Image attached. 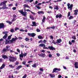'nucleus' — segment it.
Listing matches in <instances>:
<instances>
[{
    "mask_svg": "<svg viewBox=\"0 0 78 78\" xmlns=\"http://www.w3.org/2000/svg\"><path fill=\"white\" fill-rule=\"evenodd\" d=\"M32 66L33 67H34V68H36V67H37L36 64L35 63L34 64V65H32Z\"/></svg>",
    "mask_w": 78,
    "mask_h": 78,
    "instance_id": "obj_33",
    "label": "nucleus"
},
{
    "mask_svg": "<svg viewBox=\"0 0 78 78\" xmlns=\"http://www.w3.org/2000/svg\"><path fill=\"white\" fill-rule=\"evenodd\" d=\"M3 62V59L2 58H0V63L1 62Z\"/></svg>",
    "mask_w": 78,
    "mask_h": 78,
    "instance_id": "obj_52",
    "label": "nucleus"
},
{
    "mask_svg": "<svg viewBox=\"0 0 78 78\" xmlns=\"http://www.w3.org/2000/svg\"><path fill=\"white\" fill-rule=\"evenodd\" d=\"M6 22H7V23H9V25H11V24H12V22H10V21H6Z\"/></svg>",
    "mask_w": 78,
    "mask_h": 78,
    "instance_id": "obj_29",
    "label": "nucleus"
},
{
    "mask_svg": "<svg viewBox=\"0 0 78 78\" xmlns=\"http://www.w3.org/2000/svg\"><path fill=\"white\" fill-rule=\"evenodd\" d=\"M72 37V38L74 40H76V38L75 36H73Z\"/></svg>",
    "mask_w": 78,
    "mask_h": 78,
    "instance_id": "obj_32",
    "label": "nucleus"
},
{
    "mask_svg": "<svg viewBox=\"0 0 78 78\" xmlns=\"http://www.w3.org/2000/svg\"><path fill=\"white\" fill-rule=\"evenodd\" d=\"M18 38L17 37H16V38H12V40H10V43H12V44H13V42H14L15 41H16L17 39Z\"/></svg>",
    "mask_w": 78,
    "mask_h": 78,
    "instance_id": "obj_8",
    "label": "nucleus"
},
{
    "mask_svg": "<svg viewBox=\"0 0 78 78\" xmlns=\"http://www.w3.org/2000/svg\"><path fill=\"white\" fill-rule=\"evenodd\" d=\"M9 60L10 62H14L15 61H16V60H17V58L14 57L9 56Z\"/></svg>",
    "mask_w": 78,
    "mask_h": 78,
    "instance_id": "obj_4",
    "label": "nucleus"
},
{
    "mask_svg": "<svg viewBox=\"0 0 78 78\" xmlns=\"http://www.w3.org/2000/svg\"><path fill=\"white\" fill-rule=\"evenodd\" d=\"M5 67V65L4 64H2V66L0 67L1 69H3V68H4Z\"/></svg>",
    "mask_w": 78,
    "mask_h": 78,
    "instance_id": "obj_24",
    "label": "nucleus"
},
{
    "mask_svg": "<svg viewBox=\"0 0 78 78\" xmlns=\"http://www.w3.org/2000/svg\"><path fill=\"white\" fill-rule=\"evenodd\" d=\"M50 38H51V39H53V36H52V35H51L50 36Z\"/></svg>",
    "mask_w": 78,
    "mask_h": 78,
    "instance_id": "obj_60",
    "label": "nucleus"
},
{
    "mask_svg": "<svg viewBox=\"0 0 78 78\" xmlns=\"http://www.w3.org/2000/svg\"><path fill=\"white\" fill-rule=\"evenodd\" d=\"M74 66L76 69H78V62H75Z\"/></svg>",
    "mask_w": 78,
    "mask_h": 78,
    "instance_id": "obj_13",
    "label": "nucleus"
},
{
    "mask_svg": "<svg viewBox=\"0 0 78 78\" xmlns=\"http://www.w3.org/2000/svg\"><path fill=\"white\" fill-rule=\"evenodd\" d=\"M22 65H20V66H19L18 67H17V68H16V70H19V69H20V68H22Z\"/></svg>",
    "mask_w": 78,
    "mask_h": 78,
    "instance_id": "obj_23",
    "label": "nucleus"
},
{
    "mask_svg": "<svg viewBox=\"0 0 78 78\" xmlns=\"http://www.w3.org/2000/svg\"><path fill=\"white\" fill-rule=\"evenodd\" d=\"M36 31H37V32H40V31H41V30H40L38 29H37L36 30Z\"/></svg>",
    "mask_w": 78,
    "mask_h": 78,
    "instance_id": "obj_48",
    "label": "nucleus"
},
{
    "mask_svg": "<svg viewBox=\"0 0 78 78\" xmlns=\"http://www.w3.org/2000/svg\"><path fill=\"white\" fill-rule=\"evenodd\" d=\"M57 42H58V43H60L61 42H62V40L61 38L57 40Z\"/></svg>",
    "mask_w": 78,
    "mask_h": 78,
    "instance_id": "obj_20",
    "label": "nucleus"
},
{
    "mask_svg": "<svg viewBox=\"0 0 78 78\" xmlns=\"http://www.w3.org/2000/svg\"><path fill=\"white\" fill-rule=\"evenodd\" d=\"M13 10H16V7H14L12 8Z\"/></svg>",
    "mask_w": 78,
    "mask_h": 78,
    "instance_id": "obj_55",
    "label": "nucleus"
},
{
    "mask_svg": "<svg viewBox=\"0 0 78 78\" xmlns=\"http://www.w3.org/2000/svg\"><path fill=\"white\" fill-rule=\"evenodd\" d=\"M16 18H13L12 20V22H14V21H16Z\"/></svg>",
    "mask_w": 78,
    "mask_h": 78,
    "instance_id": "obj_43",
    "label": "nucleus"
},
{
    "mask_svg": "<svg viewBox=\"0 0 78 78\" xmlns=\"http://www.w3.org/2000/svg\"><path fill=\"white\" fill-rule=\"evenodd\" d=\"M13 17H14V18H16V17H17V16L16 15H13Z\"/></svg>",
    "mask_w": 78,
    "mask_h": 78,
    "instance_id": "obj_53",
    "label": "nucleus"
},
{
    "mask_svg": "<svg viewBox=\"0 0 78 78\" xmlns=\"http://www.w3.org/2000/svg\"><path fill=\"white\" fill-rule=\"evenodd\" d=\"M30 1V0H25L24 1V3H26L27 2H29V1Z\"/></svg>",
    "mask_w": 78,
    "mask_h": 78,
    "instance_id": "obj_36",
    "label": "nucleus"
},
{
    "mask_svg": "<svg viewBox=\"0 0 78 78\" xmlns=\"http://www.w3.org/2000/svg\"><path fill=\"white\" fill-rule=\"evenodd\" d=\"M52 56V55L51 54H49V58H51V57Z\"/></svg>",
    "mask_w": 78,
    "mask_h": 78,
    "instance_id": "obj_57",
    "label": "nucleus"
},
{
    "mask_svg": "<svg viewBox=\"0 0 78 78\" xmlns=\"http://www.w3.org/2000/svg\"><path fill=\"white\" fill-rule=\"evenodd\" d=\"M17 52H18V53H20V50H19V49L17 48Z\"/></svg>",
    "mask_w": 78,
    "mask_h": 78,
    "instance_id": "obj_50",
    "label": "nucleus"
},
{
    "mask_svg": "<svg viewBox=\"0 0 78 78\" xmlns=\"http://www.w3.org/2000/svg\"><path fill=\"white\" fill-rule=\"evenodd\" d=\"M43 41H42V40H40L39 42H38V43L39 44H40V43H41L42 44V42Z\"/></svg>",
    "mask_w": 78,
    "mask_h": 78,
    "instance_id": "obj_46",
    "label": "nucleus"
},
{
    "mask_svg": "<svg viewBox=\"0 0 78 78\" xmlns=\"http://www.w3.org/2000/svg\"><path fill=\"white\" fill-rule=\"evenodd\" d=\"M9 66L10 68H12V69H14V66H12V65H10Z\"/></svg>",
    "mask_w": 78,
    "mask_h": 78,
    "instance_id": "obj_30",
    "label": "nucleus"
},
{
    "mask_svg": "<svg viewBox=\"0 0 78 78\" xmlns=\"http://www.w3.org/2000/svg\"><path fill=\"white\" fill-rule=\"evenodd\" d=\"M38 38L40 39H43V37L41 36H38Z\"/></svg>",
    "mask_w": 78,
    "mask_h": 78,
    "instance_id": "obj_28",
    "label": "nucleus"
},
{
    "mask_svg": "<svg viewBox=\"0 0 78 78\" xmlns=\"http://www.w3.org/2000/svg\"><path fill=\"white\" fill-rule=\"evenodd\" d=\"M62 15L61 14H60L59 15H58V14H57L55 17L56 19H58V17H59V19H60V18H61V17H62Z\"/></svg>",
    "mask_w": 78,
    "mask_h": 78,
    "instance_id": "obj_12",
    "label": "nucleus"
},
{
    "mask_svg": "<svg viewBox=\"0 0 78 78\" xmlns=\"http://www.w3.org/2000/svg\"><path fill=\"white\" fill-rule=\"evenodd\" d=\"M21 48H23L24 47V45H23V44H21Z\"/></svg>",
    "mask_w": 78,
    "mask_h": 78,
    "instance_id": "obj_64",
    "label": "nucleus"
},
{
    "mask_svg": "<svg viewBox=\"0 0 78 78\" xmlns=\"http://www.w3.org/2000/svg\"><path fill=\"white\" fill-rule=\"evenodd\" d=\"M74 15H76H76L78 14V12H76L74 13Z\"/></svg>",
    "mask_w": 78,
    "mask_h": 78,
    "instance_id": "obj_58",
    "label": "nucleus"
},
{
    "mask_svg": "<svg viewBox=\"0 0 78 78\" xmlns=\"http://www.w3.org/2000/svg\"><path fill=\"white\" fill-rule=\"evenodd\" d=\"M19 64V63L18 62H16L15 63V65H18Z\"/></svg>",
    "mask_w": 78,
    "mask_h": 78,
    "instance_id": "obj_61",
    "label": "nucleus"
},
{
    "mask_svg": "<svg viewBox=\"0 0 78 78\" xmlns=\"http://www.w3.org/2000/svg\"><path fill=\"white\" fill-rule=\"evenodd\" d=\"M38 55L39 56L44 58V57H45V54L41 53L40 54H38Z\"/></svg>",
    "mask_w": 78,
    "mask_h": 78,
    "instance_id": "obj_14",
    "label": "nucleus"
},
{
    "mask_svg": "<svg viewBox=\"0 0 78 78\" xmlns=\"http://www.w3.org/2000/svg\"><path fill=\"white\" fill-rule=\"evenodd\" d=\"M2 58H4V59H8V56H7L6 55H2Z\"/></svg>",
    "mask_w": 78,
    "mask_h": 78,
    "instance_id": "obj_15",
    "label": "nucleus"
},
{
    "mask_svg": "<svg viewBox=\"0 0 78 78\" xmlns=\"http://www.w3.org/2000/svg\"><path fill=\"white\" fill-rule=\"evenodd\" d=\"M10 32H11V33H14V29H10Z\"/></svg>",
    "mask_w": 78,
    "mask_h": 78,
    "instance_id": "obj_35",
    "label": "nucleus"
},
{
    "mask_svg": "<svg viewBox=\"0 0 78 78\" xmlns=\"http://www.w3.org/2000/svg\"><path fill=\"white\" fill-rule=\"evenodd\" d=\"M43 42H44V43L45 44V43H46V42H47V40H44L43 41Z\"/></svg>",
    "mask_w": 78,
    "mask_h": 78,
    "instance_id": "obj_59",
    "label": "nucleus"
},
{
    "mask_svg": "<svg viewBox=\"0 0 78 78\" xmlns=\"http://www.w3.org/2000/svg\"><path fill=\"white\" fill-rule=\"evenodd\" d=\"M50 76H51V78H54V77H55V75L54 74H50Z\"/></svg>",
    "mask_w": 78,
    "mask_h": 78,
    "instance_id": "obj_26",
    "label": "nucleus"
},
{
    "mask_svg": "<svg viewBox=\"0 0 78 78\" xmlns=\"http://www.w3.org/2000/svg\"><path fill=\"white\" fill-rule=\"evenodd\" d=\"M38 14H44V12L42 11H38L37 12Z\"/></svg>",
    "mask_w": 78,
    "mask_h": 78,
    "instance_id": "obj_22",
    "label": "nucleus"
},
{
    "mask_svg": "<svg viewBox=\"0 0 78 78\" xmlns=\"http://www.w3.org/2000/svg\"><path fill=\"white\" fill-rule=\"evenodd\" d=\"M27 34L30 37H34V36H36V34L34 33H28Z\"/></svg>",
    "mask_w": 78,
    "mask_h": 78,
    "instance_id": "obj_7",
    "label": "nucleus"
},
{
    "mask_svg": "<svg viewBox=\"0 0 78 78\" xmlns=\"http://www.w3.org/2000/svg\"><path fill=\"white\" fill-rule=\"evenodd\" d=\"M70 16V12H69L68 13L67 17H69V16Z\"/></svg>",
    "mask_w": 78,
    "mask_h": 78,
    "instance_id": "obj_39",
    "label": "nucleus"
},
{
    "mask_svg": "<svg viewBox=\"0 0 78 78\" xmlns=\"http://www.w3.org/2000/svg\"><path fill=\"white\" fill-rule=\"evenodd\" d=\"M11 36H12V35L8 36V40H10V39H11Z\"/></svg>",
    "mask_w": 78,
    "mask_h": 78,
    "instance_id": "obj_31",
    "label": "nucleus"
},
{
    "mask_svg": "<svg viewBox=\"0 0 78 78\" xmlns=\"http://www.w3.org/2000/svg\"><path fill=\"white\" fill-rule=\"evenodd\" d=\"M73 6V4H71L70 5V6H69V9H70V11H72V7Z\"/></svg>",
    "mask_w": 78,
    "mask_h": 78,
    "instance_id": "obj_25",
    "label": "nucleus"
},
{
    "mask_svg": "<svg viewBox=\"0 0 78 78\" xmlns=\"http://www.w3.org/2000/svg\"><path fill=\"white\" fill-rule=\"evenodd\" d=\"M9 42L10 41L9 40H5V44L6 45V44H9Z\"/></svg>",
    "mask_w": 78,
    "mask_h": 78,
    "instance_id": "obj_19",
    "label": "nucleus"
},
{
    "mask_svg": "<svg viewBox=\"0 0 78 78\" xmlns=\"http://www.w3.org/2000/svg\"><path fill=\"white\" fill-rule=\"evenodd\" d=\"M47 12L48 14H50V13H51L52 12H51V11H47Z\"/></svg>",
    "mask_w": 78,
    "mask_h": 78,
    "instance_id": "obj_45",
    "label": "nucleus"
},
{
    "mask_svg": "<svg viewBox=\"0 0 78 78\" xmlns=\"http://www.w3.org/2000/svg\"><path fill=\"white\" fill-rule=\"evenodd\" d=\"M9 33V32L8 31L3 32L2 34H5V35L3 37V38L4 39H5L8 37V33Z\"/></svg>",
    "mask_w": 78,
    "mask_h": 78,
    "instance_id": "obj_5",
    "label": "nucleus"
},
{
    "mask_svg": "<svg viewBox=\"0 0 78 78\" xmlns=\"http://www.w3.org/2000/svg\"><path fill=\"white\" fill-rule=\"evenodd\" d=\"M24 10L25 11H28L29 12H31V10H30V9H27L26 10V9H25V8H24Z\"/></svg>",
    "mask_w": 78,
    "mask_h": 78,
    "instance_id": "obj_27",
    "label": "nucleus"
},
{
    "mask_svg": "<svg viewBox=\"0 0 78 78\" xmlns=\"http://www.w3.org/2000/svg\"><path fill=\"white\" fill-rule=\"evenodd\" d=\"M52 43H53V44H55V45H56V43H55V41L54 40H53V41L52 42Z\"/></svg>",
    "mask_w": 78,
    "mask_h": 78,
    "instance_id": "obj_54",
    "label": "nucleus"
},
{
    "mask_svg": "<svg viewBox=\"0 0 78 78\" xmlns=\"http://www.w3.org/2000/svg\"><path fill=\"white\" fill-rule=\"evenodd\" d=\"M35 6L37 7V9H41V7H39V6H37V5H35Z\"/></svg>",
    "mask_w": 78,
    "mask_h": 78,
    "instance_id": "obj_42",
    "label": "nucleus"
},
{
    "mask_svg": "<svg viewBox=\"0 0 78 78\" xmlns=\"http://www.w3.org/2000/svg\"><path fill=\"white\" fill-rule=\"evenodd\" d=\"M32 23L33 24L32 25V27H36V26H37V25H36V23L35 22H33Z\"/></svg>",
    "mask_w": 78,
    "mask_h": 78,
    "instance_id": "obj_16",
    "label": "nucleus"
},
{
    "mask_svg": "<svg viewBox=\"0 0 78 78\" xmlns=\"http://www.w3.org/2000/svg\"><path fill=\"white\" fill-rule=\"evenodd\" d=\"M69 45H72V44L70 41H69Z\"/></svg>",
    "mask_w": 78,
    "mask_h": 78,
    "instance_id": "obj_63",
    "label": "nucleus"
},
{
    "mask_svg": "<svg viewBox=\"0 0 78 78\" xmlns=\"http://www.w3.org/2000/svg\"><path fill=\"white\" fill-rule=\"evenodd\" d=\"M27 75L25 74L22 77V78H27Z\"/></svg>",
    "mask_w": 78,
    "mask_h": 78,
    "instance_id": "obj_38",
    "label": "nucleus"
},
{
    "mask_svg": "<svg viewBox=\"0 0 78 78\" xmlns=\"http://www.w3.org/2000/svg\"><path fill=\"white\" fill-rule=\"evenodd\" d=\"M23 6L24 7H23L24 9V8H25V9H26V8H29V9H30V6L28 5H27L26 4H24L23 5Z\"/></svg>",
    "mask_w": 78,
    "mask_h": 78,
    "instance_id": "obj_11",
    "label": "nucleus"
},
{
    "mask_svg": "<svg viewBox=\"0 0 78 78\" xmlns=\"http://www.w3.org/2000/svg\"><path fill=\"white\" fill-rule=\"evenodd\" d=\"M73 16H70L69 18V19L70 20L71 19H73Z\"/></svg>",
    "mask_w": 78,
    "mask_h": 78,
    "instance_id": "obj_47",
    "label": "nucleus"
},
{
    "mask_svg": "<svg viewBox=\"0 0 78 78\" xmlns=\"http://www.w3.org/2000/svg\"><path fill=\"white\" fill-rule=\"evenodd\" d=\"M29 17L30 19H31L33 20H34V17H33V16L32 15H30Z\"/></svg>",
    "mask_w": 78,
    "mask_h": 78,
    "instance_id": "obj_21",
    "label": "nucleus"
},
{
    "mask_svg": "<svg viewBox=\"0 0 78 78\" xmlns=\"http://www.w3.org/2000/svg\"><path fill=\"white\" fill-rule=\"evenodd\" d=\"M22 64L24 65H27V64H26V62H25V61L23 62H22Z\"/></svg>",
    "mask_w": 78,
    "mask_h": 78,
    "instance_id": "obj_44",
    "label": "nucleus"
},
{
    "mask_svg": "<svg viewBox=\"0 0 78 78\" xmlns=\"http://www.w3.org/2000/svg\"><path fill=\"white\" fill-rule=\"evenodd\" d=\"M9 45L7 46H6V48H4L2 49V53H3L4 52H5L6 53V51H9V50L10 49H8V48H9Z\"/></svg>",
    "mask_w": 78,
    "mask_h": 78,
    "instance_id": "obj_6",
    "label": "nucleus"
},
{
    "mask_svg": "<svg viewBox=\"0 0 78 78\" xmlns=\"http://www.w3.org/2000/svg\"><path fill=\"white\" fill-rule=\"evenodd\" d=\"M3 28H5L4 23H0V29H3Z\"/></svg>",
    "mask_w": 78,
    "mask_h": 78,
    "instance_id": "obj_9",
    "label": "nucleus"
},
{
    "mask_svg": "<svg viewBox=\"0 0 78 78\" xmlns=\"http://www.w3.org/2000/svg\"><path fill=\"white\" fill-rule=\"evenodd\" d=\"M39 70L41 72H44V69L42 68H40L39 69Z\"/></svg>",
    "mask_w": 78,
    "mask_h": 78,
    "instance_id": "obj_41",
    "label": "nucleus"
},
{
    "mask_svg": "<svg viewBox=\"0 0 78 78\" xmlns=\"http://www.w3.org/2000/svg\"><path fill=\"white\" fill-rule=\"evenodd\" d=\"M39 47H43V49H48L49 48L50 50H56V49L53 47L51 46H48V48L45 47V45L44 44H41L39 45Z\"/></svg>",
    "mask_w": 78,
    "mask_h": 78,
    "instance_id": "obj_1",
    "label": "nucleus"
},
{
    "mask_svg": "<svg viewBox=\"0 0 78 78\" xmlns=\"http://www.w3.org/2000/svg\"><path fill=\"white\" fill-rule=\"evenodd\" d=\"M54 9H57V10H58L59 9V7L57 5H54Z\"/></svg>",
    "mask_w": 78,
    "mask_h": 78,
    "instance_id": "obj_18",
    "label": "nucleus"
},
{
    "mask_svg": "<svg viewBox=\"0 0 78 78\" xmlns=\"http://www.w3.org/2000/svg\"><path fill=\"white\" fill-rule=\"evenodd\" d=\"M25 40L26 42H27V41H30V39L28 38V37H27L25 39Z\"/></svg>",
    "mask_w": 78,
    "mask_h": 78,
    "instance_id": "obj_34",
    "label": "nucleus"
},
{
    "mask_svg": "<svg viewBox=\"0 0 78 78\" xmlns=\"http://www.w3.org/2000/svg\"><path fill=\"white\" fill-rule=\"evenodd\" d=\"M19 30V28H18V27H16V28L15 29V31H17V30Z\"/></svg>",
    "mask_w": 78,
    "mask_h": 78,
    "instance_id": "obj_51",
    "label": "nucleus"
},
{
    "mask_svg": "<svg viewBox=\"0 0 78 78\" xmlns=\"http://www.w3.org/2000/svg\"><path fill=\"white\" fill-rule=\"evenodd\" d=\"M61 77H62V76L61 75H58V78H61Z\"/></svg>",
    "mask_w": 78,
    "mask_h": 78,
    "instance_id": "obj_56",
    "label": "nucleus"
},
{
    "mask_svg": "<svg viewBox=\"0 0 78 78\" xmlns=\"http://www.w3.org/2000/svg\"><path fill=\"white\" fill-rule=\"evenodd\" d=\"M70 3H68L67 5V6H68V8L69 9H70Z\"/></svg>",
    "mask_w": 78,
    "mask_h": 78,
    "instance_id": "obj_37",
    "label": "nucleus"
},
{
    "mask_svg": "<svg viewBox=\"0 0 78 78\" xmlns=\"http://www.w3.org/2000/svg\"><path fill=\"white\" fill-rule=\"evenodd\" d=\"M33 62V61H29L27 62V63H31V62Z\"/></svg>",
    "mask_w": 78,
    "mask_h": 78,
    "instance_id": "obj_62",
    "label": "nucleus"
},
{
    "mask_svg": "<svg viewBox=\"0 0 78 78\" xmlns=\"http://www.w3.org/2000/svg\"><path fill=\"white\" fill-rule=\"evenodd\" d=\"M51 29H55V26H53V27H51Z\"/></svg>",
    "mask_w": 78,
    "mask_h": 78,
    "instance_id": "obj_49",
    "label": "nucleus"
},
{
    "mask_svg": "<svg viewBox=\"0 0 78 78\" xmlns=\"http://www.w3.org/2000/svg\"><path fill=\"white\" fill-rule=\"evenodd\" d=\"M7 2H8L7 1H5L0 3V6H2V5H3V6L2 7H0V10H1V9H8V7H6V3Z\"/></svg>",
    "mask_w": 78,
    "mask_h": 78,
    "instance_id": "obj_2",
    "label": "nucleus"
},
{
    "mask_svg": "<svg viewBox=\"0 0 78 78\" xmlns=\"http://www.w3.org/2000/svg\"><path fill=\"white\" fill-rule=\"evenodd\" d=\"M27 55V53H24L23 54V56L24 57H25V56H26Z\"/></svg>",
    "mask_w": 78,
    "mask_h": 78,
    "instance_id": "obj_40",
    "label": "nucleus"
},
{
    "mask_svg": "<svg viewBox=\"0 0 78 78\" xmlns=\"http://www.w3.org/2000/svg\"><path fill=\"white\" fill-rule=\"evenodd\" d=\"M56 70H58V71H61V69L60 68L58 69L57 68H55L53 69L52 73H54V72H55Z\"/></svg>",
    "mask_w": 78,
    "mask_h": 78,
    "instance_id": "obj_10",
    "label": "nucleus"
},
{
    "mask_svg": "<svg viewBox=\"0 0 78 78\" xmlns=\"http://www.w3.org/2000/svg\"><path fill=\"white\" fill-rule=\"evenodd\" d=\"M18 12L21 14H22L23 16L24 17H26L25 18V17H23V19L24 20H27V12H23L22 10H18Z\"/></svg>",
    "mask_w": 78,
    "mask_h": 78,
    "instance_id": "obj_3",
    "label": "nucleus"
},
{
    "mask_svg": "<svg viewBox=\"0 0 78 78\" xmlns=\"http://www.w3.org/2000/svg\"><path fill=\"white\" fill-rule=\"evenodd\" d=\"M19 56L20 58H23V52H22V51H21V54H20L19 55Z\"/></svg>",
    "mask_w": 78,
    "mask_h": 78,
    "instance_id": "obj_17",
    "label": "nucleus"
}]
</instances>
